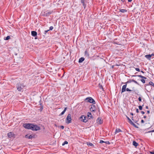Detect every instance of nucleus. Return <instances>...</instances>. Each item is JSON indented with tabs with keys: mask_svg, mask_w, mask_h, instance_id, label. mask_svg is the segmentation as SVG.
I'll use <instances>...</instances> for the list:
<instances>
[{
	"mask_svg": "<svg viewBox=\"0 0 154 154\" xmlns=\"http://www.w3.org/2000/svg\"><path fill=\"white\" fill-rule=\"evenodd\" d=\"M24 127L28 129H31L32 131H37L40 129V127L36 125L30 124H26L23 125Z\"/></svg>",
	"mask_w": 154,
	"mask_h": 154,
	"instance_id": "f257e3e1",
	"label": "nucleus"
},
{
	"mask_svg": "<svg viewBox=\"0 0 154 154\" xmlns=\"http://www.w3.org/2000/svg\"><path fill=\"white\" fill-rule=\"evenodd\" d=\"M17 90L20 91H23V86L20 84H18L17 85Z\"/></svg>",
	"mask_w": 154,
	"mask_h": 154,
	"instance_id": "f03ea898",
	"label": "nucleus"
},
{
	"mask_svg": "<svg viewBox=\"0 0 154 154\" xmlns=\"http://www.w3.org/2000/svg\"><path fill=\"white\" fill-rule=\"evenodd\" d=\"M86 100H87L88 102L91 103H92L94 104L95 103V102L94 100L91 97H87L86 99Z\"/></svg>",
	"mask_w": 154,
	"mask_h": 154,
	"instance_id": "7ed1b4c3",
	"label": "nucleus"
},
{
	"mask_svg": "<svg viewBox=\"0 0 154 154\" xmlns=\"http://www.w3.org/2000/svg\"><path fill=\"white\" fill-rule=\"evenodd\" d=\"M71 115L69 114H68L66 118V123L67 124L71 122Z\"/></svg>",
	"mask_w": 154,
	"mask_h": 154,
	"instance_id": "20e7f679",
	"label": "nucleus"
},
{
	"mask_svg": "<svg viewBox=\"0 0 154 154\" xmlns=\"http://www.w3.org/2000/svg\"><path fill=\"white\" fill-rule=\"evenodd\" d=\"M80 120L84 122H87V118L84 116H82L80 117Z\"/></svg>",
	"mask_w": 154,
	"mask_h": 154,
	"instance_id": "39448f33",
	"label": "nucleus"
},
{
	"mask_svg": "<svg viewBox=\"0 0 154 154\" xmlns=\"http://www.w3.org/2000/svg\"><path fill=\"white\" fill-rule=\"evenodd\" d=\"M8 136L9 138H11L14 137V134L12 132H10L8 134Z\"/></svg>",
	"mask_w": 154,
	"mask_h": 154,
	"instance_id": "423d86ee",
	"label": "nucleus"
},
{
	"mask_svg": "<svg viewBox=\"0 0 154 154\" xmlns=\"http://www.w3.org/2000/svg\"><path fill=\"white\" fill-rule=\"evenodd\" d=\"M90 109L91 111H94L95 110V106L93 104L91 105L90 107Z\"/></svg>",
	"mask_w": 154,
	"mask_h": 154,
	"instance_id": "0eeeda50",
	"label": "nucleus"
},
{
	"mask_svg": "<svg viewBox=\"0 0 154 154\" xmlns=\"http://www.w3.org/2000/svg\"><path fill=\"white\" fill-rule=\"evenodd\" d=\"M127 84H125L122 86V93L123 92H124L125 91L126 88L127 87Z\"/></svg>",
	"mask_w": 154,
	"mask_h": 154,
	"instance_id": "6e6552de",
	"label": "nucleus"
},
{
	"mask_svg": "<svg viewBox=\"0 0 154 154\" xmlns=\"http://www.w3.org/2000/svg\"><path fill=\"white\" fill-rule=\"evenodd\" d=\"M127 118L128 119L129 121V123L131 125H133V126L136 127L135 125L132 122V121L131 120V119L128 117L127 116Z\"/></svg>",
	"mask_w": 154,
	"mask_h": 154,
	"instance_id": "1a4fd4ad",
	"label": "nucleus"
},
{
	"mask_svg": "<svg viewBox=\"0 0 154 154\" xmlns=\"http://www.w3.org/2000/svg\"><path fill=\"white\" fill-rule=\"evenodd\" d=\"M97 122L99 124H101L103 123V121L100 118H98L97 120Z\"/></svg>",
	"mask_w": 154,
	"mask_h": 154,
	"instance_id": "9d476101",
	"label": "nucleus"
},
{
	"mask_svg": "<svg viewBox=\"0 0 154 154\" xmlns=\"http://www.w3.org/2000/svg\"><path fill=\"white\" fill-rule=\"evenodd\" d=\"M32 35L33 36H35L37 35V33L35 31H32L31 32Z\"/></svg>",
	"mask_w": 154,
	"mask_h": 154,
	"instance_id": "9b49d317",
	"label": "nucleus"
},
{
	"mask_svg": "<svg viewBox=\"0 0 154 154\" xmlns=\"http://www.w3.org/2000/svg\"><path fill=\"white\" fill-rule=\"evenodd\" d=\"M33 136L32 135H26L25 136V137L27 138L31 139L32 138Z\"/></svg>",
	"mask_w": 154,
	"mask_h": 154,
	"instance_id": "f8f14e48",
	"label": "nucleus"
},
{
	"mask_svg": "<svg viewBox=\"0 0 154 154\" xmlns=\"http://www.w3.org/2000/svg\"><path fill=\"white\" fill-rule=\"evenodd\" d=\"M67 109V108L65 107L64 108V110L59 115V116H60L63 115L64 113L66 111Z\"/></svg>",
	"mask_w": 154,
	"mask_h": 154,
	"instance_id": "ddd939ff",
	"label": "nucleus"
},
{
	"mask_svg": "<svg viewBox=\"0 0 154 154\" xmlns=\"http://www.w3.org/2000/svg\"><path fill=\"white\" fill-rule=\"evenodd\" d=\"M67 109V108L65 107L64 108V110L59 115V116H60L63 115L64 113L66 111Z\"/></svg>",
	"mask_w": 154,
	"mask_h": 154,
	"instance_id": "4468645a",
	"label": "nucleus"
},
{
	"mask_svg": "<svg viewBox=\"0 0 154 154\" xmlns=\"http://www.w3.org/2000/svg\"><path fill=\"white\" fill-rule=\"evenodd\" d=\"M122 130L119 129V128H117L116 129L115 132V134H116L117 133H119L120 132H122Z\"/></svg>",
	"mask_w": 154,
	"mask_h": 154,
	"instance_id": "2eb2a0df",
	"label": "nucleus"
},
{
	"mask_svg": "<svg viewBox=\"0 0 154 154\" xmlns=\"http://www.w3.org/2000/svg\"><path fill=\"white\" fill-rule=\"evenodd\" d=\"M133 144L134 146H135V147H137L138 145V143L134 141L133 142Z\"/></svg>",
	"mask_w": 154,
	"mask_h": 154,
	"instance_id": "dca6fc26",
	"label": "nucleus"
},
{
	"mask_svg": "<svg viewBox=\"0 0 154 154\" xmlns=\"http://www.w3.org/2000/svg\"><path fill=\"white\" fill-rule=\"evenodd\" d=\"M84 60L85 59L83 57H81L79 59V63H82Z\"/></svg>",
	"mask_w": 154,
	"mask_h": 154,
	"instance_id": "f3484780",
	"label": "nucleus"
},
{
	"mask_svg": "<svg viewBox=\"0 0 154 154\" xmlns=\"http://www.w3.org/2000/svg\"><path fill=\"white\" fill-rule=\"evenodd\" d=\"M145 57L148 59L150 60L151 57L150 54L146 55L145 56Z\"/></svg>",
	"mask_w": 154,
	"mask_h": 154,
	"instance_id": "a211bd4d",
	"label": "nucleus"
},
{
	"mask_svg": "<svg viewBox=\"0 0 154 154\" xmlns=\"http://www.w3.org/2000/svg\"><path fill=\"white\" fill-rule=\"evenodd\" d=\"M120 11L122 13H125L127 12L126 10L124 9H120Z\"/></svg>",
	"mask_w": 154,
	"mask_h": 154,
	"instance_id": "6ab92c4d",
	"label": "nucleus"
},
{
	"mask_svg": "<svg viewBox=\"0 0 154 154\" xmlns=\"http://www.w3.org/2000/svg\"><path fill=\"white\" fill-rule=\"evenodd\" d=\"M138 76L141 78H142V79H146V78L144 77V76H143L141 75H138Z\"/></svg>",
	"mask_w": 154,
	"mask_h": 154,
	"instance_id": "aec40b11",
	"label": "nucleus"
},
{
	"mask_svg": "<svg viewBox=\"0 0 154 154\" xmlns=\"http://www.w3.org/2000/svg\"><path fill=\"white\" fill-rule=\"evenodd\" d=\"M87 144L88 146H94V145L91 143H87Z\"/></svg>",
	"mask_w": 154,
	"mask_h": 154,
	"instance_id": "412c9836",
	"label": "nucleus"
},
{
	"mask_svg": "<svg viewBox=\"0 0 154 154\" xmlns=\"http://www.w3.org/2000/svg\"><path fill=\"white\" fill-rule=\"evenodd\" d=\"M88 117H91L92 116V115L91 113L90 112H88Z\"/></svg>",
	"mask_w": 154,
	"mask_h": 154,
	"instance_id": "4be33fe9",
	"label": "nucleus"
},
{
	"mask_svg": "<svg viewBox=\"0 0 154 154\" xmlns=\"http://www.w3.org/2000/svg\"><path fill=\"white\" fill-rule=\"evenodd\" d=\"M10 36H8L5 39V40H7L10 38Z\"/></svg>",
	"mask_w": 154,
	"mask_h": 154,
	"instance_id": "5701e85b",
	"label": "nucleus"
},
{
	"mask_svg": "<svg viewBox=\"0 0 154 154\" xmlns=\"http://www.w3.org/2000/svg\"><path fill=\"white\" fill-rule=\"evenodd\" d=\"M149 84L151 85L152 86H153L154 87V83L151 82H150L149 83Z\"/></svg>",
	"mask_w": 154,
	"mask_h": 154,
	"instance_id": "b1692460",
	"label": "nucleus"
},
{
	"mask_svg": "<svg viewBox=\"0 0 154 154\" xmlns=\"http://www.w3.org/2000/svg\"><path fill=\"white\" fill-rule=\"evenodd\" d=\"M68 143V142L67 141H65L63 143L62 145L64 146L65 144H67Z\"/></svg>",
	"mask_w": 154,
	"mask_h": 154,
	"instance_id": "393cba45",
	"label": "nucleus"
},
{
	"mask_svg": "<svg viewBox=\"0 0 154 154\" xmlns=\"http://www.w3.org/2000/svg\"><path fill=\"white\" fill-rule=\"evenodd\" d=\"M85 56H88V52L87 51H85Z\"/></svg>",
	"mask_w": 154,
	"mask_h": 154,
	"instance_id": "a878e982",
	"label": "nucleus"
},
{
	"mask_svg": "<svg viewBox=\"0 0 154 154\" xmlns=\"http://www.w3.org/2000/svg\"><path fill=\"white\" fill-rule=\"evenodd\" d=\"M140 110H141L142 109V107L141 106H138Z\"/></svg>",
	"mask_w": 154,
	"mask_h": 154,
	"instance_id": "bb28decb",
	"label": "nucleus"
},
{
	"mask_svg": "<svg viewBox=\"0 0 154 154\" xmlns=\"http://www.w3.org/2000/svg\"><path fill=\"white\" fill-rule=\"evenodd\" d=\"M144 79H142L141 80V81L143 83H145V80Z\"/></svg>",
	"mask_w": 154,
	"mask_h": 154,
	"instance_id": "cd10ccee",
	"label": "nucleus"
},
{
	"mask_svg": "<svg viewBox=\"0 0 154 154\" xmlns=\"http://www.w3.org/2000/svg\"><path fill=\"white\" fill-rule=\"evenodd\" d=\"M105 143V142L102 140H100V143Z\"/></svg>",
	"mask_w": 154,
	"mask_h": 154,
	"instance_id": "c85d7f7f",
	"label": "nucleus"
},
{
	"mask_svg": "<svg viewBox=\"0 0 154 154\" xmlns=\"http://www.w3.org/2000/svg\"><path fill=\"white\" fill-rule=\"evenodd\" d=\"M53 29V27L52 26H51L50 27V29L49 30H52Z\"/></svg>",
	"mask_w": 154,
	"mask_h": 154,
	"instance_id": "c756f323",
	"label": "nucleus"
},
{
	"mask_svg": "<svg viewBox=\"0 0 154 154\" xmlns=\"http://www.w3.org/2000/svg\"><path fill=\"white\" fill-rule=\"evenodd\" d=\"M126 90L127 91H131V90L129 89H128V88H127L126 89Z\"/></svg>",
	"mask_w": 154,
	"mask_h": 154,
	"instance_id": "7c9ffc66",
	"label": "nucleus"
},
{
	"mask_svg": "<svg viewBox=\"0 0 154 154\" xmlns=\"http://www.w3.org/2000/svg\"><path fill=\"white\" fill-rule=\"evenodd\" d=\"M135 69V70L136 71H139V72L140 71V69L139 68H136Z\"/></svg>",
	"mask_w": 154,
	"mask_h": 154,
	"instance_id": "2f4dec72",
	"label": "nucleus"
},
{
	"mask_svg": "<svg viewBox=\"0 0 154 154\" xmlns=\"http://www.w3.org/2000/svg\"><path fill=\"white\" fill-rule=\"evenodd\" d=\"M49 31V30H45V34H46V33Z\"/></svg>",
	"mask_w": 154,
	"mask_h": 154,
	"instance_id": "473e14b6",
	"label": "nucleus"
},
{
	"mask_svg": "<svg viewBox=\"0 0 154 154\" xmlns=\"http://www.w3.org/2000/svg\"><path fill=\"white\" fill-rule=\"evenodd\" d=\"M138 100H139L140 101H141V97H139L138 98Z\"/></svg>",
	"mask_w": 154,
	"mask_h": 154,
	"instance_id": "72a5a7b5",
	"label": "nucleus"
},
{
	"mask_svg": "<svg viewBox=\"0 0 154 154\" xmlns=\"http://www.w3.org/2000/svg\"><path fill=\"white\" fill-rule=\"evenodd\" d=\"M149 153L151 154H154V151L150 152Z\"/></svg>",
	"mask_w": 154,
	"mask_h": 154,
	"instance_id": "f704fd0d",
	"label": "nucleus"
},
{
	"mask_svg": "<svg viewBox=\"0 0 154 154\" xmlns=\"http://www.w3.org/2000/svg\"><path fill=\"white\" fill-rule=\"evenodd\" d=\"M154 132V130H152L151 131H148V133H150V132Z\"/></svg>",
	"mask_w": 154,
	"mask_h": 154,
	"instance_id": "c9c22d12",
	"label": "nucleus"
},
{
	"mask_svg": "<svg viewBox=\"0 0 154 154\" xmlns=\"http://www.w3.org/2000/svg\"><path fill=\"white\" fill-rule=\"evenodd\" d=\"M51 14V12H48V13H46V15H49V14Z\"/></svg>",
	"mask_w": 154,
	"mask_h": 154,
	"instance_id": "e433bc0d",
	"label": "nucleus"
},
{
	"mask_svg": "<svg viewBox=\"0 0 154 154\" xmlns=\"http://www.w3.org/2000/svg\"><path fill=\"white\" fill-rule=\"evenodd\" d=\"M105 143H107L108 144H109L110 143L109 141H106Z\"/></svg>",
	"mask_w": 154,
	"mask_h": 154,
	"instance_id": "4c0bfd02",
	"label": "nucleus"
},
{
	"mask_svg": "<svg viewBox=\"0 0 154 154\" xmlns=\"http://www.w3.org/2000/svg\"><path fill=\"white\" fill-rule=\"evenodd\" d=\"M136 112L137 113H138L139 112V110H138V109H136Z\"/></svg>",
	"mask_w": 154,
	"mask_h": 154,
	"instance_id": "58836bf2",
	"label": "nucleus"
},
{
	"mask_svg": "<svg viewBox=\"0 0 154 154\" xmlns=\"http://www.w3.org/2000/svg\"><path fill=\"white\" fill-rule=\"evenodd\" d=\"M150 55L151 56V57L152 56H154V54H150Z\"/></svg>",
	"mask_w": 154,
	"mask_h": 154,
	"instance_id": "ea45409f",
	"label": "nucleus"
},
{
	"mask_svg": "<svg viewBox=\"0 0 154 154\" xmlns=\"http://www.w3.org/2000/svg\"><path fill=\"white\" fill-rule=\"evenodd\" d=\"M61 127L62 128V129H63L64 128V127L63 126H61Z\"/></svg>",
	"mask_w": 154,
	"mask_h": 154,
	"instance_id": "a19ab883",
	"label": "nucleus"
},
{
	"mask_svg": "<svg viewBox=\"0 0 154 154\" xmlns=\"http://www.w3.org/2000/svg\"><path fill=\"white\" fill-rule=\"evenodd\" d=\"M141 122L142 123H143L144 122V121L143 120H142L141 121Z\"/></svg>",
	"mask_w": 154,
	"mask_h": 154,
	"instance_id": "79ce46f5",
	"label": "nucleus"
},
{
	"mask_svg": "<svg viewBox=\"0 0 154 154\" xmlns=\"http://www.w3.org/2000/svg\"><path fill=\"white\" fill-rule=\"evenodd\" d=\"M141 112V113H142V114H144V113H145V112H144L143 111H142Z\"/></svg>",
	"mask_w": 154,
	"mask_h": 154,
	"instance_id": "37998d69",
	"label": "nucleus"
},
{
	"mask_svg": "<svg viewBox=\"0 0 154 154\" xmlns=\"http://www.w3.org/2000/svg\"><path fill=\"white\" fill-rule=\"evenodd\" d=\"M82 3H83V5L84 6V3L83 2V1H82Z\"/></svg>",
	"mask_w": 154,
	"mask_h": 154,
	"instance_id": "c03bdc74",
	"label": "nucleus"
},
{
	"mask_svg": "<svg viewBox=\"0 0 154 154\" xmlns=\"http://www.w3.org/2000/svg\"><path fill=\"white\" fill-rule=\"evenodd\" d=\"M132 1V0H128V1L129 2H131Z\"/></svg>",
	"mask_w": 154,
	"mask_h": 154,
	"instance_id": "a18cd8bd",
	"label": "nucleus"
},
{
	"mask_svg": "<svg viewBox=\"0 0 154 154\" xmlns=\"http://www.w3.org/2000/svg\"><path fill=\"white\" fill-rule=\"evenodd\" d=\"M130 114H131V115L132 116H133L134 115V114L132 113H131Z\"/></svg>",
	"mask_w": 154,
	"mask_h": 154,
	"instance_id": "49530a36",
	"label": "nucleus"
},
{
	"mask_svg": "<svg viewBox=\"0 0 154 154\" xmlns=\"http://www.w3.org/2000/svg\"><path fill=\"white\" fill-rule=\"evenodd\" d=\"M147 112L148 113H150V112H149V110H148L147 111Z\"/></svg>",
	"mask_w": 154,
	"mask_h": 154,
	"instance_id": "de8ad7c7",
	"label": "nucleus"
},
{
	"mask_svg": "<svg viewBox=\"0 0 154 154\" xmlns=\"http://www.w3.org/2000/svg\"><path fill=\"white\" fill-rule=\"evenodd\" d=\"M133 82H134L135 83H137V82L136 81H135V80H133Z\"/></svg>",
	"mask_w": 154,
	"mask_h": 154,
	"instance_id": "09e8293b",
	"label": "nucleus"
},
{
	"mask_svg": "<svg viewBox=\"0 0 154 154\" xmlns=\"http://www.w3.org/2000/svg\"><path fill=\"white\" fill-rule=\"evenodd\" d=\"M146 109H148V106H146Z\"/></svg>",
	"mask_w": 154,
	"mask_h": 154,
	"instance_id": "8fccbe9b",
	"label": "nucleus"
},
{
	"mask_svg": "<svg viewBox=\"0 0 154 154\" xmlns=\"http://www.w3.org/2000/svg\"><path fill=\"white\" fill-rule=\"evenodd\" d=\"M141 72H142L143 73H144L143 72V71H141Z\"/></svg>",
	"mask_w": 154,
	"mask_h": 154,
	"instance_id": "3c124183",
	"label": "nucleus"
},
{
	"mask_svg": "<svg viewBox=\"0 0 154 154\" xmlns=\"http://www.w3.org/2000/svg\"><path fill=\"white\" fill-rule=\"evenodd\" d=\"M144 118H146V116H144Z\"/></svg>",
	"mask_w": 154,
	"mask_h": 154,
	"instance_id": "603ef678",
	"label": "nucleus"
},
{
	"mask_svg": "<svg viewBox=\"0 0 154 154\" xmlns=\"http://www.w3.org/2000/svg\"><path fill=\"white\" fill-rule=\"evenodd\" d=\"M120 154V153H118V154Z\"/></svg>",
	"mask_w": 154,
	"mask_h": 154,
	"instance_id": "864d4df0",
	"label": "nucleus"
},
{
	"mask_svg": "<svg viewBox=\"0 0 154 154\" xmlns=\"http://www.w3.org/2000/svg\"><path fill=\"white\" fill-rule=\"evenodd\" d=\"M141 154V153H140V154Z\"/></svg>",
	"mask_w": 154,
	"mask_h": 154,
	"instance_id": "5fc2aeb1",
	"label": "nucleus"
},
{
	"mask_svg": "<svg viewBox=\"0 0 154 154\" xmlns=\"http://www.w3.org/2000/svg\"><path fill=\"white\" fill-rule=\"evenodd\" d=\"M153 99H154V97L153 98Z\"/></svg>",
	"mask_w": 154,
	"mask_h": 154,
	"instance_id": "6e6d98bb",
	"label": "nucleus"
}]
</instances>
